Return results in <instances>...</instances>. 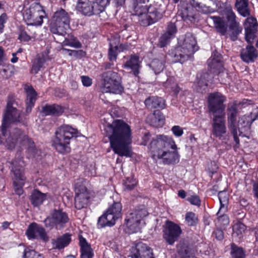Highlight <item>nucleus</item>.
Wrapping results in <instances>:
<instances>
[{
    "label": "nucleus",
    "instance_id": "obj_1",
    "mask_svg": "<svg viewBox=\"0 0 258 258\" xmlns=\"http://www.w3.org/2000/svg\"><path fill=\"white\" fill-rule=\"evenodd\" d=\"M15 101L12 97L9 96L7 110L3 117V122L0 129V143L5 144L8 149L12 150L17 144L27 146V151L30 156L35 157L40 151L34 145V143L20 130L15 128L7 137V128L11 122H20V112L14 106Z\"/></svg>",
    "mask_w": 258,
    "mask_h": 258
},
{
    "label": "nucleus",
    "instance_id": "obj_2",
    "mask_svg": "<svg viewBox=\"0 0 258 258\" xmlns=\"http://www.w3.org/2000/svg\"><path fill=\"white\" fill-rule=\"evenodd\" d=\"M105 130L114 152L121 157H132V133L130 126L122 120H116L108 124Z\"/></svg>",
    "mask_w": 258,
    "mask_h": 258
},
{
    "label": "nucleus",
    "instance_id": "obj_3",
    "mask_svg": "<svg viewBox=\"0 0 258 258\" xmlns=\"http://www.w3.org/2000/svg\"><path fill=\"white\" fill-rule=\"evenodd\" d=\"M150 147L153 158L162 159L164 164H175L179 162L177 146L172 138L158 135L152 139Z\"/></svg>",
    "mask_w": 258,
    "mask_h": 258
},
{
    "label": "nucleus",
    "instance_id": "obj_4",
    "mask_svg": "<svg viewBox=\"0 0 258 258\" xmlns=\"http://www.w3.org/2000/svg\"><path fill=\"white\" fill-rule=\"evenodd\" d=\"M238 109L236 104H232L227 108V124L228 127L236 143L235 147L238 148L239 145V140L237 136L238 126L241 127L249 128L254 120L251 117L243 115L239 118L237 121Z\"/></svg>",
    "mask_w": 258,
    "mask_h": 258
},
{
    "label": "nucleus",
    "instance_id": "obj_5",
    "mask_svg": "<svg viewBox=\"0 0 258 258\" xmlns=\"http://www.w3.org/2000/svg\"><path fill=\"white\" fill-rule=\"evenodd\" d=\"M77 131L71 126L64 125L60 126L55 132V136L52 141V146L56 150L64 154L70 151V141L77 134Z\"/></svg>",
    "mask_w": 258,
    "mask_h": 258
},
{
    "label": "nucleus",
    "instance_id": "obj_6",
    "mask_svg": "<svg viewBox=\"0 0 258 258\" xmlns=\"http://www.w3.org/2000/svg\"><path fill=\"white\" fill-rule=\"evenodd\" d=\"M109 0H77L76 9L85 16L98 15L103 12Z\"/></svg>",
    "mask_w": 258,
    "mask_h": 258
},
{
    "label": "nucleus",
    "instance_id": "obj_7",
    "mask_svg": "<svg viewBox=\"0 0 258 258\" xmlns=\"http://www.w3.org/2000/svg\"><path fill=\"white\" fill-rule=\"evenodd\" d=\"M70 19L69 14L64 10L60 9L57 10L51 20L50 31L53 34L64 36L70 27Z\"/></svg>",
    "mask_w": 258,
    "mask_h": 258
},
{
    "label": "nucleus",
    "instance_id": "obj_8",
    "mask_svg": "<svg viewBox=\"0 0 258 258\" xmlns=\"http://www.w3.org/2000/svg\"><path fill=\"white\" fill-rule=\"evenodd\" d=\"M45 11L39 3L33 2L23 12V20L28 25L40 26L43 23Z\"/></svg>",
    "mask_w": 258,
    "mask_h": 258
},
{
    "label": "nucleus",
    "instance_id": "obj_9",
    "mask_svg": "<svg viewBox=\"0 0 258 258\" xmlns=\"http://www.w3.org/2000/svg\"><path fill=\"white\" fill-rule=\"evenodd\" d=\"M102 90L106 93L120 94L123 91L121 77L116 72L109 71L102 74Z\"/></svg>",
    "mask_w": 258,
    "mask_h": 258
},
{
    "label": "nucleus",
    "instance_id": "obj_10",
    "mask_svg": "<svg viewBox=\"0 0 258 258\" xmlns=\"http://www.w3.org/2000/svg\"><path fill=\"white\" fill-rule=\"evenodd\" d=\"M147 215L148 212L143 207L132 210L126 214L125 224L131 233H136L140 230L141 222Z\"/></svg>",
    "mask_w": 258,
    "mask_h": 258
},
{
    "label": "nucleus",
    "instance_id": "obj_11",
    "mask_svg": "<svg viewBox=\"0 0 258 258\" xmlns=\"http://www.w3.org/2000/svg\"><path fill=\"white\" fill-rule=\"evenodd\" d=\"M12 169L14 176L13 184L17 194L21 195L23 194L22 186L24 184L26 179L24 175V163L20 158L15 159L11 162Z\"/></svg>",
    "mask_w": 258,
    "mask_h": 258
},
{
    "label": "nucleus",
    "instance_id": "obj_12",
    "mask_svg": "<svg viewBox=\"0 0 258 258\" xmlns=\"http://www.w3.org/2000/svg\"><path fill=\"white\" fill-rule=\"evenodd\" d=\"M225 97L219 92L210 93L208 98V109L209 113L215 115H225Z\"/></svg>",
    "mask_w": 258,
    "mask_h": 258
},
{
    "label": "nucleus",
    "instance_id": "obj_13",
    "mask_svg": "<svg viewBox=\"0 0 258 258\" xmlns=\"http://www.w3.org/2000/svg\"><path fill=\"white\" fill-rule=\"evenodd\" d=\"M163 238L170 245H173L178 239L182 233L179 226L173 222L167 221L163 231Z\"/></svg>",
    "mask_w": 258,
    "mask_h": 258
},
{
    "label": "nucleus",
    "instance_id": "obj_14",
    "mask_svg": "<svg viewBox=\"0 0 258 258\" xmlns=\"http://www.w3.org/2000/svg\"><path fill=\"white\" fill-rule=\"evenodd\" d=\"M68 221V216L65 212L61 210H54L50 216L44 220V223L45 226L50 230L57 225H63Z\"/></svg>",
    "mask_w": 258,
    "mask_h": 258
},
{
    "label": "nucleus",
    "instance_id": "obj_15",
    "mask_svg": "<svg viewBox=\"0 0 258 258\" xmlns=\"http://www.w3.org/2000/svg\"><path fill=\"white\" fill-rule=\"evenodd\" d=\"M225 115H215L212 119L211 135L215 138L222 139L227 133Z\"/></svg>",
    "mask_w": 258,
    "mask_h": 258
},
{
    "label": "nucleus",
    "instance_id": "obj_16",
    "mask_svg": "<svg viewBox=\"0 0 258 258\" xmlns=\"http://www.w3.org/2000/svg\"><path fill=\"white\" fill-rule=\"evenodd\" d=\"M75 206L78 210L85 208L89 203V194L87 188L83 184L76 183L75 184Z\"/></svg>",
    "mask_w": 258,
    "mask_h": 258
},
{
    "label": "nucleus",
    "instance_id": "obj_17",
    "mask_svg": "<svg viewBox=\"0 0 258 258\" xmlns=\"http://www.w3.org/2000/svg\"><path fill=\"white\" fill-rule=\"evenodd\" d=\"M116 210L114 214L107 212V211L98 220V226L103 228L106 226H112L115 224L116 220L121 217L120 207L118 204L115 205Z\"/></svg>",
    "mask_w": 258,
    "mask_h": 258
},
{
    "label": "nucleus",
    "instance_id": "obj_18",
    "mask_svg": "<svg viewBox=\"0 0 258 258\" xmlns=\"http://www.w3.org/2000/svg\"><path fill=\"white\" fill-rule=\"evenodd\" d=\"M26 234L29 239H41L44 241L49 239L44 228L36 223L29 225Z\"/></svg>",
    "mask_w": 258,
    "mask_h": 258
},
{
    "label": "nucleus",
    "instance_id": "obj_19",
    "mask_svg": "<svg viewBox=\"0 0 258 258\" xmlns=\"http://www.w3.org/2000/svg\"><path fill=\"white\" fill-rule=\"evenodd\" d=\"M131 258H154L152 249L142 242L137 243L132 248Z\"/></svg>",
    "mask_w": 258,
    "mask_h": 258
},
{
    "label": "nucleus",
    "instance_id": "obj_20",
    "mask_svg": "<svg viewBox=\"0 0 258 258\" xmlns=\"http://www.w3.org/2000/svg\"><path fill=\"white\" fill-rule=\"evenodd\" d=\"M181 46L189 56L193 54L199 48L197 45L195 37L190 33L186 34L183 42Z\"/></svg>",
    "mask_w": 258,
    "mask_h": 258
},
{
    "label": "nucleus",
    "instance_id": "obj_21",
    "mask_svg": "<svg viewBox=\"0 0 258 258\" xmlns=\"http://www.w3.org/2000/svg\"><path fill=\"white\" fill-rule=\"evenodd\" d=\"M164 12V10L161 8H157L154 6H150L147 8V13L150 21H144V25H151L160 20Z\"/></svg>",
    "mask_w": 258,
    "mask_h": 258
},
{
    "label": "nucleus",
    "instance_id": "obj_22",
    "mask_svg": "<svg viewBox=\"0 0 258 258\" xmlns=\"http://www.w3.org/2000/svg\"><path fill=\"white\" fill-rule=\"evenodd\" d=\"M169 55L172 58V61L183 63L190 56L181 46H178L169 51Z\"/></svg>",
    "mask_w": 258,
    "mask_h": 258
},
{
    "label": "nucleus",
    "instance_id": "obj_23",
    "mask_svg": "<svg viewBox=\"0 0 258 258\" xmlns=\"http://www.w3.org/2000/svg\"><path fill=\"white\" fill-rule=\"evenodd\" d=\"M257 51L252 45H247L245 49H242L240 56L243 61L246 63L253 62L257 57Z\"/></svg>",
    "mask_w": 258,
    "mask_h": 258
},
{
    "label": "nucleus",
    "instance_id": "obj_24",
    "mask_svg": "<svg viewBox=\"0 0 258 258\" xmlns=\"http://www.w3.org/2000/svg\"><path fill=\"white\" fill-rule=\"evenodd\" d=\"M26 92L27 93L26 113L27 114L31 112L36 100L37 94L31 86L26 88Z\"/></svg>",
    "mask_w": 258,
    "mask_h": 258
},
{
    "label": "nucleus",
    "instance_id": "obj_25",
    "mask_svg": "<svg viewBox=\"0 0 258 258\" xmlns=\"http://www.w3.org/2000/svg\"><path fill=\"white\" fill-rule=\"evenodd\" d=\"M146 106L149 109H163L165 106V100L157 96H150L144 101Z\"/></svg>",
    "mask_w": 258,
    "mask_h": 258
},
{
    "label": "nucleus",
    "instance_id": "obj_26",
    "mask_svg": "<svg viewBox=\"0 0 258 258\" xmlns=\"http://www.w3.org/2000/svg\"><path fill=\"white\" fill-rule=\"evenodd\" d=\"M178 16H180L182 19L188 23H194L196 19V12L193 8L183 7L178 12Z\"/></svg>",
    "mask_w": 258,
    "mask_h": 258
},
{
    "label": "nucleus",
    "instance_id": "obj_27",
    "mask_svg": "<svg viewBox=\"0 0 258 258\" xmlns=\"http://www.w3.org/2000/svg\"><path fill=\"white\" fill-rule=\"evenodd\" d=\"M221 55L220 54L213 53L211 57L208 60L207 63L211 71L213 70V73H218L222 68L221 62Z\"/></svg>",
    "mask_w": 258,
    "mask_h": 258
},
{
    "label": "nucleus",
    "instance_id": "obj_28",
    "mask_svg": "<svg viewBox=\"0 0 258 258\" xmlns=\"http://www.w3.org/2000/svg\"><path fill=\"white\" fill-rule=\"evenodd\" d=\"M209 19L213 20L214 27L216 31L221 35H225L227 33L228 25L226 21L219 16H211Z\"/></svg>",
    "mask_w": 258,
    "mask_h": 258
},
{
    "label": "nucleus",
    "instance_id": "obj_29",
    "mask_svg": "<svg viewBox=\"0 0 258 258\" xmlns=\"http://www.w3.org/2000/svg\"><path fill=\"white\" fill-rule=\"evenodd\" d=\"M79 241L81 252V258H93V250L86 239L81 236L79 238Z\"/></svg>",
    "mask_w": 258,
    "mask_h": 258
},
{
    "label": "nucleus",
    "instance_id": "obj_30",
    "mask_svg": "<svg viewBox=\"0 0 258 258\" xmlns=\"http://www.w3.org/2000/svg\"><path fill=\"white\" fill-rule=\"evenodd\" d=\"M249 0H236L235 7L238 13L244 17H248L250 14Z\"/></svg>",
    "mask_w": 258,
    "mask_h": 258
},
{
    "label": "nucleus",
    "instance_id": "obj_31",
    "mask_svg": "<svg viewBox=\"0 0 258 258\" xmlns=\"http://www.w3.org/2000/svg\"><path fill=\"white\" fill-rule=\"evenodd\" d=\"M71 235L66 233L63 235L52 240L53 248L60 249L67 246L71 241Z\"/></svg>",
    "mask_w": 258,
    "mask_h": 258
},
{
    "label": "nucleus",
    "instance_id": "obj_32",
    "mask_svg": "<svg viewBox=\"0 0 258 258\" xmlns=\"http://www.w3.org/2000/svg\"><path fill=\"white\" fill-rule=\"evenodd\" d=\"M124 67L132 70L135 76H137L139 74L140 68L139 57L137 55H132L130 59L124 64Z\"/></svg>",
    "mask_w": 258,
    "mask_h": 258
},
{
    "label": "nucleus",
    "instance_id": "obj_33",
    "mask_svg": "<svg viewBox=\"0 0 258 258\" xmlns=\"http://www.w3.org/2000/svg\"><path fill=\"white\" fill-rule=\"evenodd\" d=\"M177 251L180 258H195L194 251L184 243L177 245Z\"/></svg>",
    "mask_w": 258,
    "mask_h": 258
},
{
    "label": "nucleus",
    "instance_id": "obj_34",
    "mask_svg": "<svg viewBox=\"0 0 258 258\" xmlns=\"http://www.w3.org/2000/svg\"><path fill=\"white\" fill-rule=\"evenodd\" d=\"M148 119H151V124L156 127L161 126L164 123L165 118L163 114L158 110L155 111L152 114L149 115Z\"/></svg>",
    "mask_w": 258,
    "mask_h": 258
},
{
    "label": "nucleus",
    "instance_id": "obj_35",
    "mask_svg": "<svg viewBox=\"0 0 258 258\" xmlns=\"http://www.w3.org/2000/svg\"><path fill=\"white\" fill-rule=\"evenodd\" d=\"M229 35L232 41H235L238 38V35L241 32L242 28L239 26V23L236 21L229 22Z\"/></svg>",
    "mask_w": 258,
    "mask_h": 258
},
{
    "label": "nucleus",
    "instance_id": "obj_36",
    "mask_svg": "<svg viewBox=\"0 0 258 258\" xmlns=\"http://www.w3.org/2000/svg\"><path fill=\"white\" fill-rule=\"evenodd\" d=\"M165 62V57L162 55L160 58L154 59L149 64L150 68L152 69L155 74H158L161 72L164 68Z\"/></svg>",
    "mask_w": 258,
    "mask_h": 258
},
{
    "label": "nucleus",
    "instance_id": "obj_37",
    "mask_svg": "<svg viewBox=\"0 0 258 258\" xmlns=\"http://www.w3.org/2000/svg\"><path fill=\"white\" fill-rule=\"evenodd\" d=\"M63 111L61 106L56 105H46L42 107V112L45 115H59Z\"/></svg>",
    "mask_w": 258,
    "mask_h": 258
},
{
    "label": "nucleus",
    "instance_id": "obj_38",
    "mask_svg": "<svg viewBox=\"0 0 258 258\" xmlns=\"http://www.w3.org/2000/svg\"><path fill=\"white\" fill-rule=\"evenodd\" d=\"M46 199V195L37 190H34L30 198L31 204L34 207H37L41 205Z\"/></svg>",
    "mask_w": 258,
    "mask_h": 258
},
{
    "label": "nucleus",
    "instance_id": "obj_39",
    "mask_svg": "<svg viewBox=\"0 0 258 258\" xmlns=\"http://www.w3.org/2000/svg\"><path fill=\"white\" fill-rule=\"evenodd\" d=\"M208 76L209 74L207 73L200 75V76H197V89L198 92L203 93L207 88Z\"/></svg>",
    "mask_w": 258,
    "mask_h": 258
},
{
    "label": "nucleus",
    "instance_id": "obj_40",
    "mask_svg": "<svg viewBox=\"0 0 258 258\" xmlns=\"http://www.w3.org/2000/svg\"><path fill=\"white\" fill-rule=\"evenodd\" d=\"M218 198L220 204V212L223 211V212H226L227 209V206L229 201V195L226 191H221L218 194Z\"/></svg>",
    "mask_w": 258,
    "mask_h": 258
},
{
    "label": "nucleus",
    "instance_id": "obj_41",
    "mask_svg": "<svg viewBox=\"0 0 258 258\" xmlns=\"http://www.w3.org/2000/svg\"><path fill=\"white\" fill-rule=\"evenodd\" d=\"M189 3L192 7L204 14L211 13L214 11L213 9L210 7L203 4L198 0H189Z\"/></svg>",
    "mask_w": 258,
    "mask_h": 258
},
{
    "label": "nucleus",
    "instance_id": "obj_42",
    "mask_svg": "<svg viewBox=\"0 0 258 258\" xmlns=\"http://www.w3.org/2000/svg\"><path fill=\"white\" fill-rule=\"evenodd\" d=\"M231 255L232 258H245V254L242 248L237 246L235 244H231Z\"/></svg>",
    "mask_w": 258,
    "mask_h": 258
},
{
    "label": "nucleus",
    "instance_id": "obj_43",
    "mask_svg": "<svg viewBox=\"0 0 258 258\" xmlns=\"http://www.w3.org/2000/svg\"><path fill=\"white\" fill-rule=\"evenodd\" d=\"M223 13L225 15L229 22L236 21V17L232 10V7L230 4L225 3Z\"/></svg>",
    "mask_w": 258,
    "mask_h": 258
},
{
    "label": "nucleus",
    "instance_id": "obj_44",
    "mask_svg": "<svg viewBox=\"0 0 258 258\" xmlns=\"http://www.w3.org/2000/svg\"><path fill=\"white\" fill-rule=\"evenodd\" d=\"M136 13L134 14L138 17V22L139 24L144 27H146L149 25H144V21H150L149 18H148V14L147 12H144L143 10L140 9V8H136Z\"/></svg>",
    "mask_w": 258,
    "mask_h": 258
},
{
    "label": "nucleus",
    "instance_id": "obj_45",
    "mask_svg": "<svg viewBox=\"0 0 258 258\" xmlns=\"http://www.w3.org/2000/svg\"><path fill=\"white\" fill-rule=\"evenodd\" d=\"M244 26L245 31H255L257 26L256 19L253 17H248L245 21Z\"/></svg>",
    "mask_w": 258,
    "mask_h": 258
},
{
    "label": "nucleus",
    "instance_id": "obj_46",
    "mask_svg": "<svg viewBox=\"0 0 258 258\" xmlns=\"http://www.w3.org/2000/svg\"><path fill=\"white\" fill-rule=\"evenodd\" d=\"M220 212V209L217 213V219L216 221V224H218L220 226H225L228 225L229 220V218L227 215H225L224 213L225 212H223L222 211L220 214H219Z\"/></svg>",
    "mask_w": 258,
    "mask_h": 258
},
{
    "label": "nucleus",
    "instance_id": "obj_47",
    "mask_svg": "<svg viewBox=\"0 0 258 258\" xmlns=\"http://www.w3.org/2000/svg\"><path fill=\"white\" fill-rule=\"evenodd\" d=\"M185 220L186 224L190 226L196 225L198 222V219L196 214L191 212L186 214Z\"/></svg>",
    "mask_w": 258,
    "mask_h": 258
},
{
    "label": "nucleus",
    "instance_id": "obj_48",
    "mask_svg": "<svg viewBox=\"0 0 258 258\" xmlns=\"http://www.w3.org/2000/svg\"><path fill=\"white\" fill-rule=\"evenodd\" d=\"M118 46L113 45L111 43H110V46L108 50V59L110 61H116L117 56Z\"/></svg>",
    "mask_w": 258,
    "mask_h": 258
},
{
    "label": "nucleus",
    "instance_id": "obj_49",
    "mask_svg": "<svg viewBox=\"0 0 258 258\" xmlns=\"http://www.w3.org/2000/svg\"><path fill=\"white\" fill-rule=\"evenodd\" d=\"M245 229V226L241 222H237L233 226V227L234 233H236V235L240 237L242 236V233L244 232Z\"/></svg>",
    "mask_w": 258,
    "mask_h": 258
},
{
    "label": "nucleus",
    "instance_id": "obj_50",
    "mask_svg": "<svg viewBox=\"0 0 258 258\" xmlns=\"http://www.w3.org/2000/svg\"><path fill=\"white\" fill-rule=\"evenodd\" d=\"M123 184L125 189L130 190L135 187L137 184V182L134 177H128L126 178Z\"/></svg>",
    "mask_w": 258,
    "mask_h": 258
},
{
    "label": "nucleus",
    "instance_id": "obj_51",
    "mask_svg": "<svg viewBox=\"0 0 258 258\" xmlns=\"http://www.w3.org/2000/svg\"><path fill=\"white\" fill-rule=\"evenodd\" d=\"M173 37L166 33L163 34L160 37L159 45L160 47H163L168 44Z\"/></svg>",
    "mask_w": 258,
    "mask_h": 258
},
{
    "label": "nucleus",
    "instance_id": "obj_52",
    "mask_svg": "<svg viewBox=\"0 0 258 258\" xmlns=\"http://www.w3.org/2000/svg\"><path fill=\"white\" fill-rule=\"evenodd\" d=\"M145 1L146 0H132L133 8L134 11V13H136V8H140V9L144 12H147V8L142 5L145 3Z\"/></svg>",
    "mask_w": 258,
    "mask_h": 258
},
{
    "label": "nucleus",
    "instance_id": "obj_53",
    "mask_svg": "<svg viewBox=\"0 0 258 258\" xmlns=\"http://www.w3.org/2000/svg\"><path fill=\"white\" fill-rule=\"evenodd\" d=\"M176 31L177 29L175 23L172 22H170L167 26L166 33L173 37L174 34L176 33Z\"/></svg>",
    "mask_w": 258,
    "mask_h": 258
},
{
    "label": "nucleus",
    "instance_id": "obj_54",
    "mask_svg": "<svg viewBox=\"0 0 258 258\" xmlns=\"http://www.w3.org/2000/svg\"><path fill=\"white\" fill-rule=\"evenodd\" d=\"M40 255L33 250H25L23 258H39Z\"/></svg>",
    "mask_w": 258,
    "mask_h": 258
},
{
    "label": "nucleus",
    "instance_id": "obj_55",
    "mask_svg": "<svg viewBox=\"0 0 258 258\" xmlns=\"http://www.w3.org/2000/svg\"><path fill=\"white\" fill-rule=\"evenodd\" d=\"M245 31V40L249 43H251L253 40L254 38V33L255 31Z\"/></svg>",
    "mask_w": 258,
    "mask_h": 258
},
{
    "label": "nucleus",
    "instance_id": "obj_56",
    "mask_svg": "<svg viewBox=\"0 0 258 258\" xmlns=\"http://www.w3.org/2000/svg\"><path fill=\"white\" fill-rule=\"evenodd\" d=\"M173 134L176 137H181L183 134V131L182 128L178 125H174L171 129Z\"/></svg>",
    "mask_w": 258,
    "mask_h": 258
},
{
    "label": "nucleus",
    "instance_id": "obj_57",
    "mask_svg": "<svg viewBox=\"0 0 258 258\" xmlns=\"http://www.w3.org/2000/svg\"><path fill=\"white\" fill-rule=\"evenodd\" d=\"M81 81L83 85L86 87H89L92 84V80L89 77L87 76H82L81 77Z\"/></svg>",
    "mask_w": 258,
    "mask_h": 258
},
{
    "label": "nucleus",
    "instance_id": "obj_58",
    "mask_svg": "<svg viewBox=\"0 0 258 258\" xmlns=\"http://www.w3.org/2000/svg\"><path fill=\"white\" fill-rule=\"evenodd\" d=\"M192 205L196 206H200L201 204V200L198 196H192L187 199Z\"/></svg>",
    "mask_w": 258,
    "mask_h": 258
},
{
    "label": "nucleus",
    "instance_id": "obj_59",
    "mask_svg": "<svg viewBox=\"0 0 258 258\" xmlns=\"http://www.w3.org/2000/svg\"><path fill=\"white\" fill-rule=\"evenodd\" d=\"M21 41H28L31 39V37L24 30H22L18 37Z\"/></svg>",
    "mask_w": 258,
    "mask_h": 258
},
{
    "label": "nucleus",
    "instance_id": "obj_60",
    "mask_svg": "<svg viewBox=\"0 0 258 258\" xmlns=\"http://www.w3.org/2000/svg\"><path fill=\"white\" fill-rule=\"evenodd\" d=\"M7 19V15L6 13L2 14L0 16V33L4 27V24Z\"/></svg>",
    "mask_w": 258,
    "mask_h": 258
},
{
    "label": "nucleus",
    "instance_id": "obj_61",
    "mask_svg": "<svg viewBox=\"0 0 258 258\" xmlns=\"http://www.w3.org/2000/svg\"><path fill=\"white\" fill-rule=\"evenodd\" d=\"M117 204H118L119 206H120V212H121V210H122V206H121V204L120 202H114L113 204L112 205H111V206H110L109 207V208H108V209L107 210V212H110L112 214H114V213L115 212V211L116 210L115 209V207H116V206H115V205H117ZM120 214H121V213H120Z\"/></svg>",
    "mask_w": 258,
    "mask_h": 258
},
{
    "label": "nucleus",
    "instance_id": "obj_62",
    "mask_svg": "<svg viewBox=\"0 0 258 258\" xmlns=\"http://www.w3.org/2000/svg\"><path fill=\"white\" fill-rule=\"evenodd\" d=\"M69 45L77 48H81L82 46L81 43L77 40H74L70 41L69 42Z\"/></svg>",
    "mask_w": 258,
    "mask_h": 258
},
{
    "label": "nucleus",
    "instance_id": "obj_63",
    "mask_svg": "<svg viewBox=\"0 0 258 258\" xmlns=\"http://www.w3.org/2000/svg\"><path fill=\"white\" fill-rule=\"evenodd\" d=\"M216 237L218 240H221L224 237L223 232L220 229H217L215 231Z\"/></svg>",
    "mask_w": 258,
    "mask_h": 258
},
{
    "label": "nucleus",
    "instance_id": "obj_64",
    "mask_svg": "<svg viewBox=\"0 0 258 258\" xmlns=\"http://www.w3.org/2000/svg\"><path fill=\"white\" fill-rule=\"evenodd\" d=\"M252 190L254 196L258 198V183H254L253 184Z\"/></svg>",
    "mask_w": 258,
    "mask_h": 258
}]
</instances>
